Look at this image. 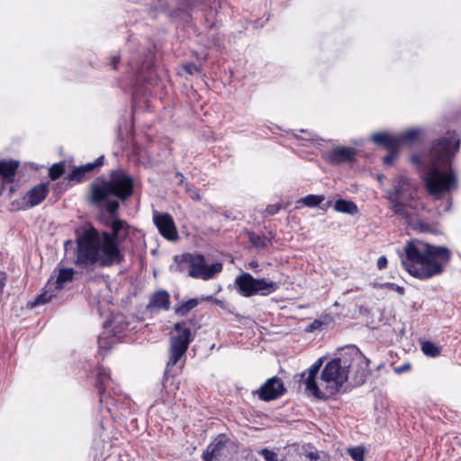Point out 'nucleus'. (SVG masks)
Segmentation results:
<instances>
[{
    "instance_id": "nucleus-1",
    "label": "nucleus",
    "mask_w": 461,
    "mask_h": 461,
    "mask_svg": "<svg viewBox=\"0 0 461 461\" xmlns=\"http://www.w3.org/2000/svg\"><path fill=\"white\" fill-rule=\"evenodd\" d=\"M108 218L103 221L107 229L99 231L90 225L76 239L75 260L77 267L85 271L119 266L125 261L122 250L131 234V226L119 217L120 203L117 200H106Z\"/></svg>"
},
{
    "instance_id": "nucleus-2",
    "label": "nucleus",
    "mask_w": 461,
    "mask_h": 461,
    "mask_svg": "<svg viewBox=\"0 0 461 461\" xmlns=\"http://www.w3.org/2000/svg\"><path fill=\"white\" fill-rule=\"evenodd\" d=\"M322 364V358L317 359L301 374L299 380L301 384L305 385L308 393L321 400L336 395L349 376L356 385H361L370 374L369 359L356 346H348L341 349L338 357L328 361L323 366L321 382V385H325L321 389L316 378Z\"/></svg>"
},
{
    "instance_id": "nucleus-3",
    "label": "nucleus",
    "mask_w": 461,
    "mask_h": 461,
    "mask_svg": "<svg viewBox=\"0 0 461 461\" xmlns=\"http://www.w3.org/2000/svg\"><path fill=\"white\" fill-rule=\"evenodd\" d=\"M460 140L455 131L434 140L428 153V168L424 177L428 193L438 196L456 189L457 181L452 162L459 150Z\"/></svg>"
},
{
    "instance_id": "nucleus-4",
    "label": "nucleus",
    "mask_w": 461,
    "mask_h": 461,
    "mask_svg": "<svg viewBox=\"0 0 461 461\" xmlns=\"http://www.w3.org/2000/svg\"><path fill=\"white\" fill-rule=\"evenodd\" d=\"M402 264L413 277L428 280L439 276L451 259V251L445 246H436L419 240L408 241Z\"/></svg>"
},
{
    "instance_id": "nucleus-5",
    "label": "nucleus",
    "mask_w": 461,
    "mask_h": 461,
    "mask_svg": "<svg viewBox=\"0 0 461 461\" xmlns=\"http://www.w3.org/2000/svg\"><path fill=\"white\" fill-rule=\"evenodd\" d=\"M134 193V180L122 169L113 170L110 179L102 184L91 185V202L100 204L110 196H114L124 202L130 199Z\"/></svg>"
},
{
    "instance_id": "nucleus-6",
    "label": "nucleus",
    "mask_w": 461,
    "mask_h": 461,
    "mask_svg": "<svg viewBox=\"0 0 461 461\" xmlns=\"http://www.w3.org/2000/svg\"><path fill=\"white\" fill-rule=\"evenodd\" d=\"M418 195L416 184L408 176H398L393 183V187L387 193L389 208L398 216L411 221V210H416L417 205L412 204Z\"/></svg>"
},
{
    "instance_id": "nucleus-7",
    "label": "nucleus",
    "mask_w": 461,
    "mask_h": 461,
    "mask_svg": "<svg viewBox=\"0 0 461 461\" xmlns=\"http://www.w3.org/2000/svg\"><path fill=\"white\" fill-rule=\"evenodd\" d=\"M175 261L177 263L181 271L186 269L188 275L193 278L209 280L212 278L215 274L222 270V265L221 263L207 265L204 256L197 253H185L181 256H176Z\"/></svg>"
},
{
    "instance_id": "nucleus-8",
    "label": "nucleus",
    "mask_w": 461,
    "mask_h": 461,
    "mask_svg": "<svg viewBox=\"0 0 461 461\" xmlns=\"http://www.w3.org/2000/svg\"><path fill=\"white\" fill-rule=\"evenodd\" d=\"M238 293L243 297H251L257 294L267 296L278 289L277 283L267 278H255L251 274L243 272L234 281Z\"/></svg>"
},
{
    "instance_id": "nucleus-9",
    "label": "nucleus",
    "mask_w": 461,
    "mask_h": 461,
    "mask_svg": "<svg viewBox=\"0 0 461 461\" xmlns=\"http://www.w3.org/2000/svg\"><path fill=\"white\" fill-rule=\"evenodd\" d=\"M152 218L155 226L163 238L169 241H176L178 240L177 229L170 213L154 211Z\"/></svg>"
},
{
    "instance_id": "nucleus-10",
    "label": "nucleus",
    "mask_w": 461,
    "mask_h": 461,
    "mask_svg": "<svg viewBox=\"0 0 461 461\" xmlns=\"http://www.w3.org/2000/svg\"><path fill=\"white\" fill-rule=\"evenodd\" d=\"M286 388L282 379L276 375L267 379L255 393L264 402L276 400L284 395Z\"/></svg>"
},
{
    "instance_id": "nucleus-11",
    "label": "nucleus",
    "mask_w": 461,
    "mask_h": 461,
    "mask_svg": "<svg viewBox=\"0 0 461 461\" xmlns=\"http://www.w3.org/2000/svg\"><path fill=\"white\" fill-rule=\"evenodd\" d=\"M191 321H182L174 324L173 331L170 334L169 343L189 348L193 340Z\"/></svg>"
},
{
    "instance_id": "nucleus-12",
    "label": "nucleus",
    "mask_w": 461,
    "mask_h": 461,
    "mask_svg": "<svg viewBox=\"0 0 461 461\" xmlns=\"http://www.w3.org/2000/svg\"><path fill=\"white\" fill-rule=\"evenodd\" d=\"M357 149L353 147L338 146L326 154V160L332 165L356 160Z\"/></svg>"
},
{
    "instance_id": "nucleus-13",
    "label": "nucleus",
    "mask_w": 461,
    "mask_h": 461,
    "mask_svg": "<svg viewBox=\"0 0 461 461\" xmlns=\"http://www.w3.org/2000/svg\"><path fill=\"white\" fill-rule=\"evenodd\" d=\"M104 158L101 156L95 159V162L87 163L80 167H75L67 176L69 182L79 184L88 178V174L95 168L100 167L104 165Z\"/></svg>"
},
{
    "instance_id": "nucleus-14",
    "label": "nucleus",
    "mask_w": 461,
    "mask_h": 461,
    "mask_svg": "<svg viewBox=\"0 0 461 461\" xmlns=\"http://www.w3.org/2000/svg\"><path fill=\"white\" fill-rule=\"evenodd\" d=\"M49 192L48 183H41L32 187L25 194L27 202L23 209L32 208L41 203L48 196Z\"/></svg>"
},
{
    "instance_id": "nucleus-15",
    "label": "nucleus",
    "mask_w": 461,
    "mask_h": 461,
    "mask_svg": "<svg viewBox=\"0 0 461 461\" xmlns=\"http://www.w3.org/2000/svg\"><path fill=\"white\" fill-rule=\"evenodd\" d=\"M229 438L226 434H219L207 447L206 450L203 453V461H213L218 459L225 448Z\"/></svg>"
},
{
    "instance_id": "nucleus-16",
    "label": "nucleus",
    "mask_w": 461,
    "mask_h": 461,
    "mask_svg": "<svg viewBox=\"0 0 461 461\" xmlns=\"http://www.w3.org/2000/svg\"><path fill=\"white\" fill-rule=\"evenodd\" d=\"M170 294L166 290H158L150 294L147 311H168L170 309Z\"/></svg>"
},
{
    "instance_id": "nucleus-17",
    "label": "nucleus",
    "mask_w": 461,
    "mask_h": 461,
    "mask_svg": "<svg viewBox=\"0 0 461 461\" xmlns=\"http://www.w3.org/2000/svg\"><path fill=\"white\" fill-rule=\"evenodd\" d=\"M187 349L188 348L169 343L168 360L166 366V372H169L170 369L180 362L182 358H184L181 364V368H183L185 362V353Z\"/></svg>"
},
{
    "instance_id": "nucleus-18",
    "label": "nucleus",
    "mask_w": 461,
    "mask_h": 461,
    "mask_svg": "<svg viewBox=\"0 0 461 461\" xmlns=\"http://www.w3.org/2000/svg\"><path fill=\"white\" fill-rule=\"evenodd\" d=\"M111 380L110 370L106 369L103 365L97 366L95 387L99 394V402L102 403L105 395L107 384Z\"/></svg>"
},
{
    "instance_id": "nucleus-19",
    "label": "nucleus",
    "mask_w": 461,
    "mask_h": 461,
    "mask_svg": "<svg viewBox=\"0 0 461 461\" xmlns=\"http://www.w3.org/2000/svg\"><path fill=\"white\" fill-rule=\"evenodd\" d=\"M19 163L15 160L0 161V176L5 183L11 184L14 181Z\"/></svg>"
},
{
    "instance_id": "nucleus-20",
    "label": "nucleus",
    "mask_w": 461,
    "mask_h": 461,
    "mask_svg": "<svg viewBox=\"0 0 461 461\" xmlns=\"http://www.w3.org/2000/svg\"><path fill=\"white\" fill-rule=\"evenodd\" d=\"M371 140L387 150L399 146L397 136H393L387 132H375L371 136Z\"/></svg>"
},
{
    "instance_id": "nucleus-21",
    "label": "nucleus",
    "mask_w": 461,
    "mask_h": 461,
    "mask_svg": "<svg viewBox=\"0 0 461 461\" xmlns=\"http://www.w3.org/2000/svg\"><path fill=\"white\" fill-rule=\"evenodd\" d=\"M248 238L251 245L258 249H268L273 245L272 237H267L264 232L248 231Z\"/></svg>"
},
{
    "instance_id": "nucleus-22",
    "label": "nucleus",
    "mask_w": 461,
    "mask_h": 461,
    "mask_svg": "<svg viewBox=\"0 0 461 461\" xmlns=\"http://www.w3.org/2000/svg\"><path fill=\"white\" fill-rule=\"evenodd\" d=\"M334 210L339 212L348 213L354 215L357 213L358 209L357 204L349 200L339 199L335 202Z\"/></svg>"
},
{
    "instance_id": "nucleus-23",
    "label": "nucleus",
    "mask_w": 461,
    "mask_h": 461,
    "mask_svg": "<svg viewBox=\"0 0 461 461\" xmlns=\"http://www.w3.org/2000/svg\"><path fill=\"white\" fill-rule=\"evenodd\" d=\"M421 131L419 129H410L397 136L399 147L402 144L414 143L420 140Z\"/></svg>"
},
{
    "instance_id": "nucleus-24",
    "label": "nucleus",
    "mask_w": 461,
    "mask_h": 461,
    "mask_svg": "<svg viewBox=\"0 0 461 461\" xmlns=\"http://www.w3.org/2000/svg\"><path fill=\"white\" fill-rule=\"evenodd\" d=\"M199 304V299L192 298L185 302L180 303L175 307V313L180 317H185L189 312L197 307Z\"/></svg>"
},
{
    "instance_id": "nucleus-25",
    "label": "nucleus",
    "mask_w": 461,
    "mask_h": 461,
    "mask_svg": "<svg viewBox=\"0 0 461 461\" xmlns=\"http://www.w3.org/2000/svg\"><path fill=\"white\" fill-rule=\"evenodd\" d=\"M420 348L422 353L429 357H437L441 353V348L429 340L421 341Z\"/></svg>"
},
{
    "instance_id": "nucleus-26",
    "label": "nucleus",
    "mask_w": 461,
    "mask_h": 461,
    "mask_svg": "<svg viewBox=\"0 0 461 461\" xmlns=\"http://www.w3.org/2000/svg\"><path fill=\"white\" fill-rule=\"evenodd\" d=\"M75 271L73 268H61L59 269L58 277H57V287L62 288L63 285L68 283L71 282L74 278Z\"/></svg>"
},
{
    "instance_id": "nucleus-27",
    "label": "nucleus",
    "mask_w": 461,
    "mask_h": 461,
    "mask_svg": "<svg viewBox=\"0 0 461 461\" xmlns=\"http://www.w3.org/2000/svg\"><path fill=\"white\" fill-rule=\"evenodd\" d=\"M325 199L323 194H308L301 198L297 203H302L307 207H316L320 205Z\"/></svg>"
},
{
    "instance_id": "nucleus-28",
    "label": "nucleus",
    "mask_w": 461,
    "mask_h": 461,
    "mask_svg": "<svg viewBox=\"0 0 461 461\" xmlns=\"http://www.w3.org/2000/svg\"><path fill=\"white\" fill-rule=\"evenodd\" d=\"M65 170L66 166L64 161L53 164L49 169V176L50 180L55 181L60 178L65 173Z\"/></svg>"
},
{
    "instance_id": "nucleus-29",
    "label": "nucleus",
    "mask_w": 461,
    "mask_h": 461,
    "mask_svg": "<svg viewBox=\"0 0 461 461\" xmlns=\"http://www.w3.org/2000/svg\"><path fill=\"white\" fill-rule=\"evenodd\" d=\"M387 151V155L383 158V164L386 167H392L399 156L400 147L397 146L393 149H388Z\"/></svg>"
},
{
    "instance_id": "nucleus-30",
    "label": "nucleus",
    "mask_w": 461,
    "mask_h": 461,
    "mask_svg": "<svg viewBox=\"0 0 461 461\" xmlns=\"http://www.w3.org/2000/svg\"><path fill=\"white\" fill-rule=\"evenodd\" d=\"M348 452L354 461H365V449L363 447H350Z\"/></svg>"
},
{
    "instance_id": "nucleus-31",
    "label": "nucleus",
    "mask_w": 461,
    "mask_h": 461,
    "mask_svg": "<svg viewBox=\"0 0 461 461\" xmlns=\"http://www.w3.org/2000/svg\"><path fill=\"white\" fill-rule=\"evenodd\" d=\"M112 348V344L106 337L98 338V352L101 355L106 354Z\"/></svg>"
},
{
    "instance_id": "nucleus-32",
    "label": "nucleus",
    "mask_w": 461,
    "mask_h": 461,
    "mask_svg": "<svg viewBox=\"0 0 461 461\" xmlns=\"http://www.w3.org/2000/svg\"><path fill=\"white\" fill-rule=\"evenodd\" d=\"M182 68L188 75L200 74L202 72L201 67L193 62L183 64Z\"/></svg>"
},
{
    "instance_id": "nucleus-33",
    "label": "nucleus",
    "mask_w": 461,
    "mask_h": 461,
    "mask_svg": "<svg viewBox=\"0 0 461 461\" xmlns=\"http://www.w3.org/2000/svg\"><path fill=\"white\" fill-rule=\"evenodd\" d=\"M258 454L261 455L266 461H279L277 454L272 450L263 448Z\"/></svg>"
},
{
    "instance_id": "nucleus-34",
    "label": "nucleus",
    "mask_w": 461,
    "mask_h": 461,
    "mask_svg": "<svg viewBox=\"0 0 461 461\" xmlns=\"http://www.w3.org/2000/svg\"><path fill=\"white\" fill-rule=\"evenodd\" d=\"M282 208L281 203L268 204L265 209L266 216H272L280 212Z\"/></svg>"
},
{
    "instance_id": "nucleus-35",
    "label": "nucleus",
    "mask_w": 461,
    "mask_h": 461,
    "mask_svg": "<svg viewBox=\"0 0 461 461\" xmlns=\"http://www.w3.org/2000/svg\"><path fill=\"white\" fill-rule=\"evenodd\" d=\"M377 268L379 270H382V269H384L386 267H387V258L385 256H381L378 259H377Z\"/></svg>"
},
{
    "instance_id": "nucleus-36",
    "label": "nucleus",
    "mask_w": 461,
    "mask_h": 461,
    "mask_svg": "<svg viewBox=\"0 0 461 461\" xmlns=\"http://www.w3.org/2000/svg\"><path fill=\"white\" fill-rule=\"evenodd\" d=\"M48 301H49V297L47 296V294H41L35 298L34 304L35 305L43 304V303H47Z\"/></svg>"
},
{
    "instance_id": "nucleus-37",
    "label": "nucleus",
    "mask_w": 461,
    "mask_h": 461,
    "mask_svg": "<svg viewBox=\"0 0 461 461\" xmlns=\"http://www.w3.org/2000/svg\"><path fill=\"white\" fill-rule=\"evenodd\" d=\"M411 162L417 166H421L423 164V159L419 154H412L411 156Z\"/></svg>"
},
{
    "instance_id": "nucleus-38",
    "label": "nucleus",
    "mask_w": 461,
    "mask_h": 461,
    "mask_svg": "<svg viewBox=\"0 0 461 461\" xmlns=\"http://www.w3.org/2000/svg\"><path fill=\"white\" fill-rule=\"evenodd\" d=\"M411 368V364L409 363H405L400 366H397L394 368V371L398 374H401V373H403V372H407V371H410Z\"/></svg>"
},
{
    "instance_id": "nucleus-39",
    "label": "nucleus",
    "mask_w": 461,
    "mask_h": 461,
    "mask_svg": "<svg viewBox=\"0 0 461 461\" xmlns=\"http://www.w3.org/2000/svg\"><path fill=\"white\" fill-rule=\"evenodd\" d=\"M121 56L120 55H113L111 58V65L114 70H117L118 64L120 63Z\"/></svg>"
},
{
    "instance_id": "nucleus-40",
    "label": "nucleus",
    "mask_w": 461,
    "mask_h": 461,
    "mask_svg": "<svg viewBox=\"0 0 461 461\" xmlns=\"http://www.w3.org/2000/svg\"><path fill=\"white\" fill-rule=\"evenodd\" d=\"M190 197L194 201H200L202 199L201 194L197 189L192 192Z\"/></svg>"
},
{
    "instance_id": "nucleus-41",
    "label": "nucleus",
    "mask_w": 461,
    "mask_h": 461,
    "mask_svg": "<svg viewBox=\"0 0 461 461\" xmlns=\"http://www.w3.org/2000/svg\"><path fill=\"white\" fill-rule=\"evenodd\" d=\"M5 276L3 274V276H0V294H2L3 288L5 287Z\"/></svg>"
},
{
    "instance_id": "nucleus-42",
    "label": "nucleus",
    "mask_w": 461,
    "mask_h": 461,
    "mask_svg": "<svg viewBox=\"0 0 461 461\" xmlns=\"http://www.w3.org/2000/svg\"><path fill=\"white\" fill-rule=\"evenodd\" d=\"M321 325V322L318 320H315L312 324H311V330H312L313 329H316L317 327H320Z\"/></svg>"
},
{
    "instance_id": "nucleus-43",
    "label": "nucleus",
    "mask_w": 461,
    "mask_h": 461,
    "mask_svg": "<svg viewBox=\"0 0 461 461\" xmlns=\"http://www.w3.org/2000/svg\"><path fill=\"white\" fill-rule=\"evenodd\" d=\"M309 456H310L311 459H312V460H314V461H315V460H317V459H318V457H319L317 455H314V454H312V453H311Z\"/></svg>"
},
{
    "instance_id": "nucleus-44",
    "label": "nucleus",
    "mask_w": 461,
    "mask_h": 461,
    "mask_svg": "<svg viewBox=\"0 0 461 461\" xmlns=\"http://www.w3.org/2000/svg\"><path fill=\"white\" fill-rule=\"evenodd\" d=\"M249 265H250L251 267H258V263L257 262H251Z\"/></svg>"
},
{
    "instance_id": "nucleus-45",
    "label": "nucleus",
    "mask_w": 461,
    "mask_h": 461,
    "mask_svg": "<svg viewBox=\"0 0 461 461\" xmlns=\"http://www.w3.org/2000/svg\"><path fill=\"white\" fill-rule=\"evenodd\" d=\"M397 291H398L399 293H402V292H403V288H402V287H401V286H398V287H397Z\"/></svg>"
},
{
    "instance_id": "nucleus-46",
    "label": "nucleus",
    "mask_w": 461,
    "mask_h": 461,
    "mask_svg": "<svg viewBox=\"0 0 461 461\" xmlns=\"http://www.w3.org/2000/svg\"><path fill=\"white\" fill-rule=\"evenodd\" d=\"M330 203H331V201H328V202H327V206H330Z\"/></svg>"
}]
</instances>
